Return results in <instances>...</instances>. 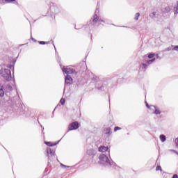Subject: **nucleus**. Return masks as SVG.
I'll use <instances>...</instances> for the list:
<instances>
[{
  "mask_svg": "<svg viewBox=\"0 0 178 178\" xmlns=\"http://www.w3.org/2000/svg\"><path fill=\"white\" fill-rule=\"evenodd\" d=\"M13 91V87L10 84H7L6 88H3V85L0 83V97H8L7 101L10 99V92Z\"/></svg>",
  "mask_w": 178,
  "mask_h": 178,
  "instance_id": "nucleus-1",
  "label": "nucleus"
},
{
  "mask_svg": "<svg viewBox=\"0 0 178 178\" xmlns=\"http://www.w3.org/2000/svg\"><path fill=\"white\" fill-rule=\"evenodd\" d=\"M99 163L103 165L104 166H115L116 163L113 162L112 160H109V158L105 154H101L99 156Z\"/></svg>",
  "mask_w": 178,
  "mask_h": 178,
  "instance_id": "nucleus-2",
  "label": "nucleus"
},
{
  "mask_svg": "<svg viewBox=\"0 0 178 178\" xmlns=\"http://www.w3.org/2000/svg\"><path fill=\"white\" fill-rule=\"evenodd\" d=\"M1 76L6 80V81H10L12 79V72L8 68H4L1 72Z\"/></svg>",
  "mask_w": 178,
  "mask_h": 178,
  "instance_id": "nucleus-3",
  "label": "nucleus"
},
{
  "mask_svg": "<svg viewBox=\"0 0 178 178\" xmlns=\"http://www.w3.org/2000/svg\"><path fill=\"white\" fill-rule=\"evenodd\" d=\"M46 152H47V156L48 157V159H49L48 161H52V159L55 158L54 150L51 147H47L46 149Z\"/></svg>",
  "mask_w": 178,
  "mask_h": 178,
  "instance_id": "nucleus-4",
  "label": "nucleus"
},
{
  "mask_svg": "<svg viewBox=\"0 0 178 178\" xmlns=\"http://www.w3.org/2000/svg\"><path fill=\"white\" fill-rule=\"evenodd\" d=\"M80 127V124L77 121L70 123L68 126V131H72V130H77Z\"/></svg>",
  "mask_w": 178,
  "mask_h": 178,
  "instance_id": "nucleus-5",
  "label": "nucleus"
},
{
  "mask_svg": "<svg viewBox=\"0 0 178 178\" xmlns=\"http://www.w3.org/2000/svg\"><path fill=\"white\" fill-rule=\"evenodd\" d=\"M10 102V106H20V100L17 97H13Z\"/></svg>",
  "mask_w": 178,
  "mask_h": 178,
  "instance_id": "nucleus-6",
  "label": "nucleus"
},
{
  "mask_svg": "<svg viewBox=\"0 0 178 178\" xmlns=\"http://www.w3.org/2000/svg\"><path fill=\"white\" fill-rule=\"evenodd\" d=\"M97 12H99V10L98 9L96 10L95 15L93 16V19H92V22L93 23H97V22H99V23H105V21L102 20V19H99V18L98 17V15H97Z\"/></svg>",
  "mask_w": 178,
  "mask_h": 178,
  "instance_id": "nucleus-7",
  "label": "nucleus"
},
{
  "mask_svg": "<svg viewBox=\"0 0 178 178\" xmlns=\"http://www.w3.org/2000/svg\"><path fill=\"white\" fill-rule=\"evenodd\" d=\"M149 16L151 17V19L155 20V19H159V17H161V14L159 13V11H154L150 13Z\"/></svg>",
  "mask_w": 178,
  "mask_h": 178,
  "instance_id": "nucleus-8",
  "label": "nucleus"
},
{
  "mask_svg": "<svg viewBox=\"0 0 178 178\" xmlns=\"http://www.w3.org/2000/svg\"><path fill=\"white\" fill-rule=\"evenodd\" d=\"M73 81V79H72V76L70 75H67L65 76V86H69L70 84H72V82Z\"/></svg>",
  "mask_w": 178,
  "mask_h": 178,
  "instance_id": "nucleus-9",
  "label": "nucleus"
},
{
  "mask_svg": "<svg viewBox=\"0 0 178 178\" xmlns=\"http://www.w3.org/2000/svg\"><path fill=\"white\" fill-rule=\"evenodd\" d=\"M62 70H63V73H65V74H72V73H74V70H73V69L67 68V67H63L62 68Z\"/></svg>",
  "mask_w": 178,
  "mask_h": 178,
  "instance_id": "nucleus-10",
  "label": "nucleus"
},
{
  "mask_svg": "<svg viewBox=\"0 0 178 178\" xmlns=\"http://www.w3.org/2000/svg\"><path fill=\"white\" fill-rule=\"evenodd\" d=\"M170 10H172V7L169 6H167L161 9V12H163L164 15H166V13H169Z\"/></svg>",
  "mask_w": 178,
  "mask_h": 178,
  "instance_id": "nucleus-11",
  "label": "nucleus"
},
{
  "mask_svg": "<svg viewBox=\"0 0 178 178\" xmlns=\"http://www.w3.org/2000/svg\"><path fill=\"white\" fill-rule=\"evenodd\" d=\"M104 134H106L107 136H111L112 134V131L111 127H105L104 129Z\"/></svg>",
  "mask_w": 178,
  "mask_h": 178,
  "instance_id": "nucleus-12",
  "label": "nucleus"
},
{
  "mask_svg": "<svg viewBox=\"0 0 178 178\" xmlns=\"http://www.w3.org/2000/svg\"><path fill=\"white\" fill-rule=\"evenodd\" d=\"M86 154L87 155L91 156L92 158H94V155H95V153L94 152V149H88Z\"/></svg>",
  "mask_w": 178,
  "mask_h": 178,
  "instance_id": "nucleus-13",
  "label": "nucleus"
},
{
  "mask_svg": "<svg viewBox=\"0 0 178 178\" xmlns=\"http://www.w3.org/2000/svg\"><path fill=\"white\" fill-rule=\"evenodd\" d=\"M108 149V147H105V146H100L99 147V152H106Z\"/></svg>",
  "mask_w": 178,
  "mask_h": 178,
  "instance_id": "nucleus-14",
  "label": "nucleus"
},
{
  "mask_svg": "<svg viewBox=\"0 0 178 178\" xmlns=\"http://www.w3.org/2000/svg\"><path fill=\"white\" fill-rule=\"evenodd\" d=\"M50 10H51L52 13H58V7L51 6Z\"/></svg>",
  "mask_w": 178,
  "mask_h": 178,
  "instance_id": "nucleus-15",
  "label": "nucleus"
},
{
  "mask_svg": "<svg viewBox=\"0 0 178 178\" xmlns=\"http://www.w3.org/2000/svg\"><path fill=\"white\" fill-rule=\"evenodd\" d=\"M140 69H142V70L145 72V70H147V67H148V65L145 63H141L140 65Z\"/></svg>",
  "mask_w": 178,
  "mask_h": 178,
  "instance_id": "nucleus-16",
  "label": "nucleus"
},
{
  "mask_svg": "<svg viewBox=\"0 0 178 178\" xmlns=\"http://www.w3.org/2000/svg\"><path fill=\"white\" fill-rule=\"evenodd\" d=\"M154 108V109H155V111H154V113L156 114V115H161V111H159V110H158V107L157 106H152Z\"/></svg>",
  "mask_w": 178,
  "mask_h": 178,
  "instance_id": "nucleus-17",
  "label": "nucleus"
},
{
  "mask_svg": "<svg viewBox=\"0 0 178 178\" xmlns=\"http://www.w3.org/2000/svg\"><path fill=\"white\" fill-rule=\"evenodd\" d=\"M160 140L162 143H165L166 141V136L163 134L160 135Z\"/></svg>",
  "mask_w": 178,
  "mask_h": 178,
  "instance_id": "nucleus-18",
  "label": "nucleus"
},
{
  "mask_svg": "<svg viewBox=\"0 0 178 178\" xmlns=\"http://www.w3.org/2000/svg\"><path fill=\"white\" fill-rule=\"evenodd\" d=\"M45 144L48 147H55V145H56V144H58V143L52 144V143H51V142H45Z\"/></svg>",
  "mask_w": 178,
  "mask_h": 178,
  "instance_id": "nucleus-19",
  "label": "nucleus"
},
{
  "mask_svg": "<svg viewBox=\"0 0 178 178\" xmlns=\"http://www.w3.org/2000/svg\"><path fill=\"white\" fill-rule=\"evenodd\" d=\"M153 62H155V58L146 60V63H148V65H151Z\"/></svg>",
  "mask_w": 178,
  "mask_h": 178,
  "instance_id": "nucleus-20",
  "label": "nucleus"
},
{
  "mask_svg": "<svg viewBox=\"0 0 178 178\" xmlns=\"http://www.w3.org/2000/svg\"><path fill=\"white\" fill-rule=\"evenodd\" d=\"M66 102V99H63L62 98L60 100V104L61 105H65V103Z\"/></svg>",
  "mask_w": 178,
  "mask_h": 178,
  "instance_id": "nucleus-21",
  "label": "nucleus"
},
{
  "mask_svg": "<svg viewBox=\"0 0 178 178\" xmlns=\"http://www.w3.org/2000/svg\"><path fill=\"white\" fill-rule=\"evenodd\" d=\"M154 56H155L154 53H152L148 55L147 58H149V59H152V58H154Z\"/></svg>",
  "mask_w": 178,
  "mask_h": 178,
  "instance_id": "nucleus-22",
  "label": "nucleus"
},
{
  "mask_svg": "<svg viewBox=\"0 0 178 178\" xmlns=\"http://www.w3.org/2000/svg\"><path fill=\"white\" fill-rule=\"evenodd\" d=\"M138 17H140V13H137L135 15L134 19H135V20H138Z\"/></svg>",
  "mask_w": 178,
  "mask_h": 178,
  "instance_id": "nucleus-23",
  "label": "nucleus"
},
{
  "mask_svg": "<svg viewBox=\"0 0 178 178\" xmlns=\"http://www.w3.org/2000/svg\"><path fill=\"white\" fill-rule=\"evenodd\" d=\"M40 45H45V44H49V42L39 41Z\"/></svg>",
  "mask_w": 178,
  "mask_h": 178,
  "instance_id": "nucleus-24",
  "label": "nucleus"
},
{
  "mask_svg": "<svg viewBox=\"0 0 178 178\" xmlns=\"http://www.w3.org/2000/svg\"><path fill=\"white\" fill-rule=\"evenodd\" d=\"M97 90L100 91H105V88L104 87V86H102L101 87H97Z\"/></svg>",
  "mask_w": 178,
  "mask_h": 178,
  "instance_id": "nucleus-25",
  "label": "nucleus"
},
{
  "mask_svg": "<svg viewBox=\"0 0 178 178\" xmlns=\"http://www.w3.org/2000/svg\"><path fill=\"white\" fill-rule=\"evenodd\" d=\"M5 1L6 3H10V2H15V0H3Z\"/></svg>",
  "mask_w": 178,
  "mask_h": 178,
  "instance_id": "nucleus-26",
  "label": "nucleus"
},
{
  "mask_svg": "<svg viewBox=\"0 0 178 178\" xmlns=\"http://www.w3.org/2000/svg\"><path fill=\"white\" fill-rule=\"evenodd\" d=\"M156 171L162 170V167H161V165H157L156 168Z\"/></svg>",
  "mask_w": 178,
  "mask_h": 178,
  "instance_id": "nucleus-27",
  "label": "nucleus"
},
{
  "mask_svg": "<svg viewBox=\"0 0 178 178\" xmlns=\"http://www.w3.org/2000/svg\"><path fill=\"white\" fill-rule=\"evenodd\" d=\"M118 130H122V128L119 127H115L114 128V131H118Z\"/></svg>",
  "mask_w": 178,
  "mask_h": 178,
  "instance_id": "nucleus-28",
  "label": "nucleus"
},
{
  "mask_svg": "<svg viewBox=\"0 0 178 178\" xmlns=\"http://www.w3.org/2000/svg\"><path fill=\"white\" fill-rule=\"evenodd\" d=\"M61 168H64V169H66V168H70V166L65 165V164L60 163Z\"/></svg>",
  "mask_w": 178,
  "mask_h": 178,
  "instance_id": "nucleus-29",
  "label": "nucleus"
},
{
  "mask_svg": "<svg viewBox=\"0 0 178 178\" xmlns=\"http://www.w3.org/2000/svg\"><path fill=\"white\" fill-rule=\"evenodd\" d=\"M172 51H178V45L175 46L174 48L172 49Z\"/></svg>",
  "mask_w": 178,
  "mask_h": 178,
  "instance_id": "nucleus-30",
  "label": "nucleus"
},
{
  "mask_svg": "<svg viewBox=\"0 0 178 178\" xmlns=\"http://www.w3.org/2000/svg\"><path fill=\"white\" fill-rule=\"evenodd\" d=\"M145 105L148 109H151V106H149V104H148L147 102H145Z\"/></svg>",
  "mask_w": 178,
  "mask_h": 178,
  "instance_id": "nucleus-31",
  "label": "nucleus"
},
{
  "mask_svg": "<svg viewBox=\"0 0 178 178\" xmlns=\"http://www.w3.org/2000/svg\"><path fill=\"white\" fill-rule=\"evenodd\" d=\"M175 145L178 148V138L175 140Z\"/></svg>",
  "mask_w": 178,
  "mask_h": 178,
  "instance_id": "nucleus-32",
  "label": "nucleus"
},
{
  "mask_svg": "<svg viewBox=\"0 0 178 178\" xmlns=\"http://www.w3.org/2000/svg\"><path fill=\"white\" fill-rule=\"evenodd\" d=\"M178 13V6L175 9V15H177Z\"/></svg>",
  "mask_w": 178,
  "mask_h": 178,
  "instance_id": "nucleus-33",
  "label": "nucleus"
},
{
  "mask_svg": "<svg viewBox=\"0 0 178 178\" xmlns=\"http://www.w3.org/2000/svg\"><path fill=\"white\" fill-rule=\"evenodd\" d=\"M172 178H178L177 174H175V175L172 176Z\"/></svg>",
  "mask_w": 178,
  "mask_h": 178,
  "instance_id": "nucleus-34",
  "label": "nucleus"
},
{
  "mask_svg": "<svg viewBox=\"0 0 178 178\" xmlns=\"http://www.w3.org/2000/svg\"><path fill=\"white\" fill-rule=\"evenodd\" d=\"M165 51H172V48L168 47L167 49H165Z\"/></svg>",
  "mask_w": 178,
  "mask_h": 178,
  "instance_id": "nucleus-35",
  "label": "nucleus"
},
{
  "mask_svg": "<svg viewBox=\"0 0 178 178\" xmlns=\"http://www.w3.org/2000/svg\"><path fill=\"white\" fill-rule=\"evenodd\" d=\"M156 59H161V56H159V55H158V54H156Z\"/></svg>",
  "mask_w": 178,
  "mask_h": 178,
  "instance_id": "nucleus-36",
  "label": "nucleus"
},
{
  "mask_svg": "<svg viewBox=\"0 0 178 178\" xmlns=\"http://www.w3.org/2000/svg\"><path fill=\"white\" fill-rule=\"evenodd\" d=\"M31 40H32V41H34L35 42V41H37L33 37L31 38Z\"/></svg>",
  "mask_w": 178,
  "mask_h": 178,
  "instance_id": "nucleus-37",
  "label": "nucleus"
},
{
  "mask_svg": "<svg viewBox=\"0 0 178 178\" xmlns=\"http://www.w3.org/2000/svg\"><path fill=\"white\" fill-rule=\"evenodd\" d=\"M53 46L54 47L55 49L56 50V48L55 47V44H53Z\"/></svg>",
  "mask_w": 178,
  "mask_h": 178,
  "instance_id": "nucleus-38",
  "label": "nucleus"
},
{
  "mask_svg": "<svg viewBox=\"0 0 178 178\" xmlns=\"http://www.w3.org/2000/svg\"><path fill=\"white\" fill-rule=\"evenodd\" d=\"M58 143H59V141H58V142H57V144H58Z\"/></svg>",
  "mask_w": 178,
  "mask_h": 178,
  "instance_id": "nucleus-39",
  "label": "nucleus"
},
{
  "mask_svg": "<svg viewBox=\"0 0 178 178\" xmlns=\"http://www.w3.org/2000/svg\"><path fill=\"white\" fill-rule=\"evenodd\" d=\"M58 143H59V141H58V142H57V144H58Z\"/></svg>",
  "mask_w": 178,
  "mask_h": 178,
  "instance_id": "nucleus-40",
  "label": "nucleus"
}]
</instances>
